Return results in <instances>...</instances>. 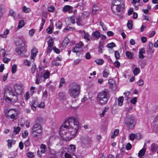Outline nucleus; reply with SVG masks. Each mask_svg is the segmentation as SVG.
<instances>
[{
  "instance_id": "nucleus-1",
  "label": "nucleus",
  "mask_w": 158,
  "mask_h": 158,
  "mask_svg": "<svg viewBox=\"0 0 158 158\" xmlns=\"http://www.w3.org/2000/svg\"><path fill=\"white\" fill-rule=\"evenodd\" d=\"M79 123L75 118H68L60 127V134L64 140L69 141L77 134Z\"/></svg>"
},
{
  "instance_id": "nucleus-2",
  "label": "nucleus",
  "mask_w": 158,
  "mask_h": 158,
  "mask_svg": "<svg viewBox=\"0 0 158 158\" xmlns=\"http://www.w3.org/2000/svg\"><path fill=\"white\" fill-rule=\"evenodd\" d=\"M80 91V87L77 84L72 83L69 85L68 93L73 98H77L79 95Z\"/></svg>"
},
{
  "instance_id": "nucleus-3",
  "label": "nucleus",
  "mask_w": 158,
  "mask_h": 158,
  "mask_svg": "<svg viewBox=\"0 0 158 158\" xmlns=\"http://www.w3.org/2000/svg\"><path fill=\"white\" fill-rule=\"evenodd\" d=\"M97 98L100 103L102 105L106 103L109 98V93L107 89H105L98 93Z\"/></svg>"
},
{
  "instance_id": "nucleus-4",
  "label": "nucleus",
  "mask_w": 158,
  "mask_h": 158,
  "mask_svg": "<svg viewBox=\"0 0 158 158\" xmlns=\"http://www.w3.org/2000/svg\"><path fill=\"white\" fill-rule=\"evenodd\" d=\"M125 8V3L111 6L113 13L115 15H119L123 13Z\"/></svg>"
},
{
  "instance_id": "nucleus-5",
  "label": "nucleus",
  "mask_w": 158,
  "mask_h": 158,
  "mask_svg": "<svg viewBox=\"0 0 158 158\" xmlns=\"http://www.w3.org/2000/svg\"><path fill=\"white\" fill-rule=\"evenodd\" d=\"M31 134L33 136L37 137L42 133V127L40 124L35 123L33 126L32 128Z\"/></svg>"
},
{
  "instance_id": "nucleus-6",
  "label": "nucleus",
  "mask_w": 158,
  "mask_h": 158,
  "mask_svg": "<svg viewBox=\"0 0 158 158\" xmlns=\"http://www.w3.org/2000/svg\"><path fill=\"white\" fill-rule=\"evenodd\" d=\"M126 126L129 129H133L136 123L134 117L132 116L128 117L126 121Z\"/></svg>"
},
{
  "instance_id": "nucleus-7",
  "label": "nucleus",
  "mask_w": 158,
  "mask_h": 158,
  "mask_svg": "<svg viewBox=\"0 0 158 158\" xmlns=\"http://www.w3.org/2000/svg\"><path fill=\"white\" fill-rule=\"evenodd\" d=\"M80 144L83 148L88 147L91 143L90 138L87 136L82 137L80 139Z\"/></svg>"
},
{
  "instance_id": "nucleus-8",
  "label": "nucleus",
  "mask_w": 158,
  "mask_h": 158,
  "mask_svg": "<svg viewBox=\"0 0 158 158\" xmlns=\"http://www.w3.org/2000/svg\"><path fill=\"white\" fill-rule=\"evenodd\" d=\"M17 113L13 109L10 110L7 113H6L5 116L7 118H10L13 120L16 119L17 118Z\"/></svg>"
},
{
  "instance_id": "nucleus-9",
  "label": "nucleus",
  "mask_w": 158,
  "mask_h": 158,
  "mask_svg": "<svg viewBox=\"0 0 158 158\" xmlns=\"http://www.w3.org/2000/svg\"><path fill=\"white\" fill-rule=\"evenodd\" d=\"M153 47V44L150 42L148 43L147 47L146 52L147 55L149 56V58H152V54L154 53V50L152 49Z\"/></svg>"
},
{
  "instance_id": "nucleus-10",
  "label": "nucleus",
  "mask_w": 158,
  "mask_h": 158,
  "mask_svg": "<svg viewBox=\"0 0 158 158\" xmlns=\"http://www.w3.org/2000/svg\"><path fill=\"white\" fill-rule=\"evenodd\" d=\"M36 79L35 83L37 84H39V83L42 81L43 77V74L42 72H40L36 73Z\"/></svg>"
},
{
  "instance_id": "nucleus-11",
  "label": "nucleus",
  "mask_w": 158,
  "mask_h": 158,
  "mask_svg": "<svg viewBox=\"0 0 158 158\" xmlns=\"http://www.w3.org/2000/svg\"><path fill=\"white\" fill-rule=\"evenodd\" d=\"M14 87L15 91L16 94L18 95L21 94L23 91V88L21 85L18 84H15Z\"/></svg>"
},
{
  "instance_id": "nucleus-12",
  "label": "nucleus",
  "mask_w": 158,
  "mask_h": 158,
  "mask_svg": "<svg viewBox=\"0 0 158 158\" xmlns=\"http://www.w3.org/2000/svg\"><path fill=\"white\" fill-rule=\"evenodd\" d=\"M73 7L69 5H66L64 6L62 9L63 12H68L69 13H71L73 12Z\"/></svg>"
},
{
  "instance_id": "nucleus-13",
  "label": "nucleus",
  "mask_w": 158,
  "mask_h": 158,
  "mask_svg": "<svg viewBox=\"0 0 158 158\" xmlns=\"http://www.w3.org/2000/svg\"><path fill=\"white\" fill-rule=\"evenodd\" d=\"M150 151L152 153L155 152L158 149V145L155 143H152L150 146Z\"/></svg>"
},
{
  "instance_id": "nucleus-14",
  "label": "nucleus",
  "mask_w": 158,
  "mask_h": 158,
  "mask_svg": "<svg viewBox=\"0 0 158 158\" xmlns=\"http://www.w3.org/2000/svg\"><path fill=\"white\" fill-rule=\"evenodd\" d=\"M15 51L19 54L21 55L25 51L24 46L17 47L16 48Z\"/></svg>"
},
{
  "instance_id": "nucleus-15",
  "label": "nucleus",
  "mask_w": 158,
  "mask_h": 158,
  "mask_svg": "<svg viewBox=\"0 0 158 158\" xmlns=\"http://www.w3.org/2000/svg\"><path fill=\"white\" fill-rule=\"evenodd\" d=\"M17 47L24 46L25 43L23 40L21 39H19L15 42Z\"/></svg>"
},
{
  "instance_id": "nucleus-16",
  "label": "nucleus",
  "mask_w": 158,
  "mask_h": 158,
  "mask_svg": "<svg viewBox=\"0 0 158 158\" xmlns=\"http://www.w3.org/2000/svg\"><path fill=\"white\" fill-rule=\"evenodd\" d=\"M81 18L80 15L76 17V23L78 26H82L83 25L82 23Z\"/></svg>"
},
{
  "instance_id": "nucleus-17",
  "label": "nucleus",
  "mask_w": 158,
  "mask_h": 158,
  "mask_svg": "<svg viewBox=\"0 0 158 158\" xmlns=\"http://www.w3.org/2000/svg\"><path fill=\"white\" fill-rule=\"evenodd\" d=\"M124 3V0H113L112 2L111 5H114Z\"/></svg>"
},
{
  "instance_id": "nucleus-18",
  "label": "nucleus",
  "mask_w": 158,
  "mask_h": 158,
  "mask_svg": "<svg viewBox=\"0 0 158 158\" xmlns=\"http://www.w3.org/2000/svg\"><path fill=\"white\" fill-rule=\"evenodd\" d=\"M108 83L110 85V87L112 89L115 88V81L113 79H110L108 80Z\"/></svg>"
},
{
  "instance_id": "nucleus-19",
  "label": "nucleus",
  "mask_w": 158,
  "mask_h": 158,
  "mask_svg": "<svg viewBox=\"0 0 158 158\" xmlns=\"http://www.w3.org/2000/svg\"><path fill=\"white\" fill-rule=\"evenodd\" d=\"M146 148H143L138 153V156L140 157L141 156H143L145 152L146 151Z\"/></svg>"
},
{
  "instance_id": "nucleus-20",
  "label": "nucleus",
  "mask_w": 158,
  "mask_h": 158,
  "mask_svg": "<svg viewBox=\"0 0 158 158\" xmlns=\"http://www.w3.org/2000/svg\"><path fill=\"white\" fill-rule=\"evenodd\" d=\"M124 100L123 97V96L119 97L118 99V105L119 106H121L123 103Z\"/></svg>"
},
{
  "instance_id": "nucleus-21",
  "label": "nucleus",
  "mask_w": 158,
  "mask_h": 158,
  "mask_svg": "<svg viewBox=\"0 0 158 158\" xmlns=\"http://www.w3.org/2000/svg\"><path fill=\"white\" fill-rule=\"evenodd\" d=\"M69 40L67 38H65L62 44V46H66L69 43Z\"/></svg>"
},
{
  "instance_id": "nucleus-22",
  "label": "nucleus",
  "mask_w": 158,
  "mask_h": 158,
  "mask_svg": "<svg viewBox=\"0 0 158 158\" xmlns=\"http://www.w3.org/2000/svg\"><path fill=\"white\" fill-rule=\"evenodd\" d=\"M50 73L48 71H45L43 75V77L45 79L48 78L50 76Z\"/></svg>"
},
{
  "instance_id": "nucleus-23",
  "label": "nucleus",
  "mask_w": 158,
  "mask_h": 158,
  "mask_svg": "<svg viewBox=\"0 0 158 158\" xmlns=\"http://www.w3.org/2000/svg\"><path fill=\"white\" fill-rule=\"evenodd\" d=\"M9 33V31L8 30H6L5 31L3 34L0 35V36L2 37L6 38L7 37L6 35L8 34Z\"/></svg>"
},
{
  "instance_id": "nucleus-24",
  "label": "nucleus",
  "mask_w": 158,
  "mask_h": 158,
  "mask_svg": "<svg viewBox=\"0 0 158 158\" xmlns=\"http://www.w3.org/2000/svg\"><path fill=\"white\" fill-rule=\"evenodd\" d=\"M6 93H10V94H14V92L12 90V88L10 87H7L6 89Z\"/></svg>"
},
{
  "instance_id": "nucleus-25",
  "label": "nucleus",
  "mask_w": 158,
  "mask_h": 158,
  "mask_svg": "<svg viewBox=\"0 0 158 158\" xmlns=\"http://www.w3.org/2000/svg\"><path fill=\"white\" fill-rule=\"evenodd\" d=\"M14 131L13 132L15 134H18L20 130V128L19 127H14Z\"/></svg>"
},
{
  "instance_id": "nucleus-26",
  "label": "nucleus",
  "mask_w": 158,
  "mask_h": 158,
  "mask_svg": "<svg viewBox=\"0 0 158 158\" xmlns=\"http://www.w3.org/2000/svg\"><path fill=\"white\" fill-rule=\"evenodd\" d=\"M23 11L26 13H28L31 11V9L29 8H27L25 6H23L22 8Z\"/></svg>"
},
{
  "instance_id": "nucleus-27",
  "label": "nucleus",
  "mask_w": 158,
  "mask_h": 158,
  "mask_svg": "<svg viewBox=\"0 0 158 158\" xmlns=\"http://www.w3.org/2000/svg\"><path fill=\"white\" fill-rule=\"evenodd\" d=\"M74 29V28L67 26L64 29L63 31L64 32H67L68 31H73Z\"/></svg>"
},
{
  "instance_id": "nucleus-28",
  "label": "nucleus",
  "mask_w": 158,
  "mask_h": 158,
  "mask_svg": "<svg viewBox=\"0 0 158 158\" xmlns=\"http://www.w3.org/2000/svg\"><path fill=\"white\" fill-rule=\"evenodd\" d=\"M119 132V130L118 129H116L114 130L113 133V135L111 136V138H114L115 136H117Z\"/></svg>"
},
{
  "instance_id": "nucleus-29",
  "label": "nucleus",
  "mask_w": 158,
  "mask_h": 158,
  "mask_svg": "<svg viewBox=\"0 0 158 158\" xmlns=\"http://www.w3.org/2000/svg\"><path fill=\"white\" fill-rule=\"evenodd\" d=\"M133 24L132 21L131 20H129L127 24V27L129 29H131L132 28V26Z\"/></svg>"
},
{
  "instance_id": "nucleus-30",
  "label": "nucleus",
  "mask_w": 158,
  "mask_h": 158,
  "mask_svg": "<svg viewBox=\"0 0 158 158\" xmlns=\"http://www.w3.org/2000/svg\"><path fill=\"white\" fill-rule=\"evenodd\" d=\"M126 55L127 57L129 59H131L132 58V55L129 51H127L126 53Z\"/></svg>"
},
{
  "instance_id": "nucleus-31",
  "label": "nucleus",
  "mask_w": 158,
  "mask_h": 158,
  "mask_svg": "<svg viewBox=\"0 0 158 158\" xmlns=\"http://www.w3.org/2000/svg\"><path fill=\"white\" fill-rule=\"evenodd\" d=\"M140 69L137 67L135 68L133 71L134 74L135 76L137 75L139 73Z\"/></svg>"
},
{
  "instance_id": "nucleus-32",
  "label": "nucleus",
  "mask_w": 158,
  "mask_h": 158,
  "mask_svg": "<svg viewBox=\"0 0 158 158\" xmlns=\"http://www.w3.org/2000/svg\"><path fill=\"white\" fill-rule=\"evenodd\" d=\"M12 96V100L13 101V102H16L17 101L18 99V96L15 94V93L14 92V94H11Z\"/></svg>"
},
{
  "instance_id": "nucleus-33",
  "label": "nucleus",
  "mask_w": 158,
  "mask_h": 158,
  "mask_svg": "<svg viewBox=\"0 0 158 158\" xmlns=\"http://www.w3.org/2000/svg\"><path fill=\"white\" fill-rule=\"evenodd\" d=\"M9 15L15 18V13L12 10H10L9 11Z\"/></svg>"
},
{
  "instance_id": "nucleus-34",
  "label": "nucleus",
  "mask_w": 158,
  "mask_h": 158,
  "mask_svg": "<svg viewBox=\"0 0 158 158\" xmlns=\"http://www.w3.org/2000/svg\"><path fill=\"white\" fill-rule=\"evenodd\" d=\"M17 65L16 64H14L11 68V72L12 73H15L16 71Z\"/></svg>"
},
{
  "instance_id": "nucleus-35",
  "label": "nucleus",
  "mask_w": 158,
  "mask_h": 158,
  "mask_svg": "<svg viewBox=\"0 0 158 158\" xmlns=\"http://www.w3.org/2000/svg\"><path fill=\"white\" fill-rule=\"evenodd\" d=\"M115 44L113 42L108 44L106 46V47L107 48H112L114 47H115Z\"/></svg>"
},
{
  "instance_id": "nucleus-36",
  "label": "nucleus",
  "mask_w": 158,
  "mask_h": 158,
  "mask_svg": "<svg viewBox=\"0 0 158 158\" xmlns=\"http://www.w3.org/2000/svg\"><path fill=\"white\" fill-rule=\"evenodd\" d=\"M115 57L116 60H118L120 58V54L119 52L117 51L114 52Z\"/></svg>"
},
{
  "instance_id": "nucleus-37",
  "label": "nucleus",
  "mask_w": 158,
  "mask_h": 158,
  "mask_svg": "<svg viewBox=\"0 0 158 158\" xmlns=\"http://www.w3.org/2000/svg\"><path fill=\"white\" fill-rule=\"evenodd\" d=\"M55 9V7L51 5L48 7V10L49 12H52Z\"/></svg>"
},
{
  "instance_id": "nucleus-38",
  "label": "nucleus",
  "mask_w": 158,
  "mask_h": 158,
  "mask_svg": "<svg viewBox=\"0 0 158 158\" xmlns=\"http://www.w3.org/2000/svg\"><path fill=\"white\" fill-rule=\"evenodd\" d=\"M155 127L158 128V114L156 116L154 121Z\"/></svg>"
},
{
  "instance_id": "nucleus-39",
  "label": "nucleus",
  "mask_w": 158,
  "mask_h": 158,
  "mask_svg": "<svg viewBox=\"0 0 158 158\" xmlns=\"http://www.w3.org/2000/svg\"><path fill=\"white\" fill-rule=\"evenodd\" d=\"M97 64L99 65H102L104 62V60L102 59H99L95 61Z\"/></svg>"
},
{
  "instance_id": "nucleus-40",
  "label": "nucleus",
  "mask_w": 158,
  "mask_h": 158,
  "mask_svg": "<svg viewBox=\"0 0 158 158\" xmlns=\"http://www.w3.org/2000/svg\"><path fill=\"white\" fill-rule=\"evenodd\" d=\"M24 22L23 20H20L18 26V27L19 28H21L24 25Z\"/></svg>"
},
{
  "instance_id": "nucleus-41",
  "label": "nucleus",
  "mask_w": 158,
  "mask_h": 158,
  "mask_svg": "<svg viewBox=\"0 0 158 158\" xmlns=\"http://www.w3.org/2000/svg\"><path fill=\"white\" fill-rule=\"evenodd\" d=\"M69 20L71 23L74 24L75 23V18L73 16L69 17Z\"/></svg>"
},
{
  "instance_id": "nucleus-42",
  "label": "nucleus",
  "mask_w": 158,
  "mask_h": 158,
  "mask_svg": "<svg viewBox=\"0 0 158 158\" xmlns=\"http://www.w3.org/2000/svg\"><path fill=\"white\" fill-rule=\"evenodd\" d=\"M100 25L102 27V29L103 31H106L107 30V27L103 22H100Z\"/></svg>"
},
{
  "instance_id": "nucleus-43",
  "label": "nucleus",
  "mask_w": 158,
  "mask_h": 158,
  "mask_svg": "<svg viewBox=\"0 0 158 158\" xmlns=\"http://www.w3.org/2000/svg\"><path fill=\"white\" fill-rule=\"evenodd\" d=\"M65 83V81L64 78L63 77L61 78L60 79V84L59 86V88L61 87L63 84Z\"/></svg>"
},
{
  "instance_id": "nucleus-44",
  "label": "nucleus",
  "mask_w": 158,
  "mask_h": 158,
  "mask_svg": "<svg viewBox=\"0 0 158 158\" xmlns=\"http://www.w3.org/2000/svg\"><path fill=\"white\" fill-rule=\"evenodd\" d=\"M108 109V108L107 107H105L104 110L103 111L102 113L100 114V116L101 117H103L105 114V113L107 111Z\"/></svg>"
},
{
  "instance_id": "nucleus-45",
  "label": "nucleus",
  "mask_w": 158,
  "mask_h": 158,
  "mask_svg": "<svg viewBox=\"0 0 158 158\" xmlns=\"http://www.w3.org/2000/svg\"><path fill=\"white\" fill-rule=\"evenodd\" d=\"M53 43V41L52 39H49L48 41V46L52 47L54 44Z\"/></svg>"
},
{
  "instance_id": "nucleus-46",
  "label": "nucleus",
  "mask_w": 158,
  "mask_h": 158,
  "mask_svg": "<svg viewBox=\"0 0 158 158\" xmlns=\"http://www.w3.org/2000/svg\"><path fill=\"white\" fill-rule=\"evenodd\" d=\"M124 95H125V98L128 101L129 99V96L130 95V92L127 91L124 93Z\"/></svg>"
},
{
  "instance_id": "nucleus-47",
  "label": "nucleus",
  "mask_w": 158,
  "mask_h": 158,
  "mask_svg": "<svg viewBox=\"0 0 158 158\" xmlns=\"http://www.w3.org/2000/svg\"><path fill=\"white\" fill-rule=\"evenodd\" d=\"M36 69V67L35 64H32V68L31 69V72L32 74H34L35 73Z\"/></svg>"
},
{
  "instance_id": "nucleus-48",
  "label": "nucleus",
  "mask_w": 158,
  "mask_h": 158,
  "mask_svg": "<svg viewBox=\"0 0 158 158\" xmlns=\"http://www.w3.org/2000/svg\"><path fill=\"white\" fill-rule=\"evenodd\" d=\"M102 74L103 77L105 78H107L108 77L109 73L105 70H104Z\"/></svg>"
},
{
  "instance_id": "nucleus-49",
  "label": "nucleus",
  "mask_w": 158,
  "mask_h": 158,
  "mask_svg": "<svg viewBox=\"0 0 158 158\" xmlns=\"http://www.w3.org/2000/svg\"><path fill=\"white\" fill-rule=\"evenodd\" d=\"M35 30L34 29H31L29 31V35L31 36H33L35 33Z\"/></svg>"
},
{
  "instance_id": "nucleus-50",
  "label": "nucleus",
  "mask_w": 158,
  "mask_h": 158,
  "mask_svg": "<svg viewBox=\"0 0 158 158\" xmlns=\"http://www.w3.org/2000/svg\"><path fill=\"white\" fill-rule=\"evenodd\" d=\"M4 99L7 102H10L12 100V98H11L6 96H4Z\"/></svg>"
},
{
  "instance_id": "nucleus-51",
  "label": "nucleus",
  "mask_w": 158,
  "mask_h": 158,
  "mask_svg": "<svg viewBox=\"0 0 158 158\" xmlns=\"http://www.w3.org/2000/svg\"><path fill=\"white\" fill-rule=\"evenodd\" d=\"M79 48L77 46H76L73 49L72 51L74 52H77L79 51Z\"/></svg>"
},
{
  "instance_id": "nucleus-52",
  "label": "nucleus",
  "mask_w": 158,
  "mask_h": 158,
  "mask_svg": "<svg viewBox=\"0 0 158 158\" xmlns=\"http://www.w3.org/2000/svg\"><path fill=\"white\" fill-rule=\"evenodd\" d=\"M56 27L58 28L59 29H60L62 26L61 22L59 21L58 23L56 24Z\"/></svg>"
},
{
  "instance_id": "nucleus-53",
  "label": "nucleus",
  "mask_w": 158,
  "mask_h": 158,
  "mask_svg": "<svg viewBox=\"0 0 158 158\" xmlns=\"http://www.w3.org/2000/svg\"><path fill=\"white\" fill-rule=\"evenodd\" d=\"M24 63L25 65L28 66H30L31 64L30 62L27 59L24 60Z\"/></svg>"
},
{
  "instance_id": "nucleus-54",
  "label": "nucleus",
  "mask_w": 158,
  "mask_h": 158,
  "mask_svg": "<svg viewBox=\"0 0 158 158\" xmlns=\"http://www.w3.org/2000/svg\"><path fill=\"white\" fill-rule=\"evenodd\" d=\"M47 15H45L44 16H43L42 17V25H44V23L46 21V16Z\"/></svg>"
},
{
  "instance_id": "nucleus-55",
  "label": "nucleus",
  "mask_w": 158,
  "mask_h": 158,
  "mask_svg": "<svg viewBox=\"0 0 158 158\" xmlns=\"http://www.w3.org/2000/svg\"><path fill=\"white\" fill-rule=\"evenodd\" d=\"M137 83L139 86H142L144 84L143 81L142 79H140L138 81Z\"/></svg>"
},
{
  "instance_id": "nucleus-56",
  "label": "nucleus",
  "mask_w": 158,
  "mask_h": 158,
  "mask_svg": "<svg viewBox=\"0 0 158 158\" xmlns=\"http://www.w3.org/2000/svg\"><path fill=\"white\" fill-rule=\"evenodd\" d=\"M88 13L87 12H84L82 13L81 17L83 18V19H85L88 17Z\"/></svg>"
},
{
  "instance_id": "nucleus-57",
  "label": "nucleus",
  "mask_w": 158,
  "mask_h": 158,
  "mask_svg": "<svg viewBox=\"0 0 158 158\" xmlns=\"http://www.w3.org/2000/svg\"><path fill=\"white\" fill-rule=\"evenodd\" d=\"M94 36L96 38H98L100 36V33L98 31H96L94 34Z\"/></svg>"
},
{
  "instance_id": "nucleus-58",
  "label": "nucleus",
  "mask_w": 158,
  "mask_h": 158,
  "mask_svg": "<svg viewBox=\"0 0 158 158\" xmlns=\"http://www.w3.org/2000/svg\"><path fill=\"white\" fill-rule=\"evenodd\" d=\"M27 156L30 158H33L34 157V155L33 153L30 152H29L27 154Z\"/></svg>"
},
{
  "instance_id": "nucleus-59",
  "label": "nucleus",
  "mask_w": 158,
  "mask_h": 158,
  "mask_svg": "<svg viewBox=\"0 0 158 158\" xmlns=\"http://www.w3.org/2000/svg\"><path fill=\"white\" fill-rule=\"evenodd\" d=\"M7 142L8 143L7 146L8 148H10L12 147V140L10 139H8Z\"/></svg>"
},
{
  "instance_id": "nucleus-60",
  "label": "nucleus",
  "mask_w": 158,
  "mask_h": 158,
  "mask_svg": "<svg viewBox=\"0 0 158 158\" xmlns=\"http://www.w3.org/2000/svg\"><path fill=\"white\" fill-rule=\"evenodd\" d=\"M53 49L54 52L58 54L60 52V50L55 46L53 47Z\"/></svg>"
},
{
  "instance_id": "nucleus-61",
  "label": "nucleus",
  "mask_w": 158,
  "mask_h": 158,
  "mask_svg": "<svg viewBox=\"0 0 158 158\" xmlns=\"http://www.w3.org/2000/svg\"><path fill=\"white\" fill-rule=\"evenodd\" d=\"M120 63L118 61L116 60L114 63V67L117 68H118L120 66Z\"/></svg>"
},
{
  "instance_id": "nucleus-62",
  "label": "nucleus",
  "mask_w": 158,
  "mask_h": 158,
  "mask_svg": "<svg viewBox=\"0 0 158 158\" xmlns=\"http://www.w3.org/2000/svg\"><path fill=\"white\" fill-rule=\"evenodd\" d=\"M52 66H58L60 64L58 62H57L56 61H53L52 63Z\"/></svg>"
},
{
  "instance_id": "nucleus-63",
  "label": "nucleus",
  "mask_w": 158,
  "mask_h": 158,
  "mask_svg": "<svg viewBox=\"0 0 158 158\" xmlns=\"http://www.w3.org/2000/svg\"><path fill=\"white\" fill-rule=\"evenodd\" d=\"M137 102V98L136 97H134L132 98L131 100V102L133 104H135Z\"/></svg>"
},
{
  "instance_id": "nucleus-64",
  "label": "nucleus",
  "mask_w": 158,
  "mask_h": 158,
  "mask_svg": "<svg viewBox=\"0 0 158 158\" xmlns=\"http://www.w3.org/2000/svg\"><path fill=\"white\" fill-rule=\"evenodd\" d=\"M139 50V53L143 54L145 53V51L144 48H140Z\"/></svg>"
}]
</instances>
